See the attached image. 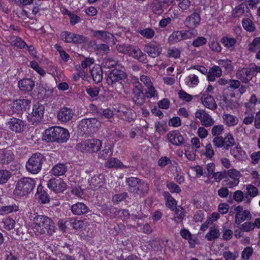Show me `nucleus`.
<instances>
[{
    "label": "nucleus",
    "mask_w": 260,
    "mask_h": 260,
    "mask_svg": "<svg viewBox=\"0 0 260 260\" xmlns=\"http://www.w3.org/2000/svg\"><path fill=\"white\" fill-rule=\"evenodd\" d=\"M196 35H197V31L196 29H190L188 31H176L169 36L168 40L170 44H175L182 40L195 36Z\"/></svg>",
    "instance_id": "obj_6"
},
{
    "label": "nucleus",
    "mask_w": 260,
    "mask_h": 260,
    "mask_svg": "<svg viewBox=\"0 0 260 260\" xmlns=\"http://www.w3.org/2000/svg\"><path fill=\"white\" fill-rule=\"evenodd\" d=\"M91 75L95 83H98L103 79V71L101 67L94 66L90 71Z\"/></svg>",
    "instance_id": "obj_31"
},
{
    "label": "nucleus",
    "mask_w": 260,
    "mask_h": 260,
    "mask_svg": "<svg viewBox=\"0 0 260 260\" xmlns=\"http://www.w3.org/2000/svg\"><path fill=\"white\" fill-rule=\"evenodd\" d=\"M70 137L69 131L65 128L58 126L56 141L58 143L67 142Z\"/></svg>",
    "instance_id": "obj_30"
},
{
    "label": "nucleus",
    "mask_w": 260,
    "mask_h": 260,
    "mask_svg": "<svg viewBox=\"0 0 260 260\" xmlns=\"http://www.w3.org/2000/svg\"><path fill=\"white\" fill-rule=\"evenodd\" d=\"M223 119L225 124L229 126H234L238 123V120L236 117L231 114H223Z\"/></svg>",
    "instance_id": "obj_43"
},
{
    "label": "nucleus",
    "mask_w": 260,
    "mask_h": 260,
    "mask_svg": "<svg viewBox=\"0 0 260 260\" xmlns=\"http://www.w3.org/2000/svg\"><path fill=\"white\" fill-rule=\"evenodd\" d=\"M118 61L114 57L107 56L104 59L102 65L106 68L110 69L116 67L118 64Z\"/></svg>",
    "instance_id": "obj_41"
},
{
    "label": "nucleus",
    "mask_w": 260,
    "mask_h": 260,
    "mask_svg": "<svg viewBox=\"0 0 260 260\" xmlns=\"http://www.w3.org/2000/svg\"><path fill=\"white\" fill-rule=\"evenodd\" d=\"M10 43L12 46H15L20 48H25L26 46V43L20 38L13 36L10 39Z\"/></svg>",
    "instance_id": "obj_46"
},
{
    "label": "nucleus",
    "mask_w": 260,
    "mask_h": 260,
    "mask_svg": "<svg viewBox=\"0 0 260 260\" xmlns=\"http://www.w3.org/2000/svg\"><path fill=\"white\" fill-rule=\"evenodd\" d=\"M105 167L109 169H120L126 168V167L118 159L115 157H111L105 164Z\"/></svg>",
    "instance_id": "obj_29"
},
{
    "label": "nucleus",
    "mask_w": 260,
    "mask_h": 260,
    "mask_svg": "<svg viewBox=\"0 0 260 260\" xmlns=\"http://www.w3.org/2000/svg\"><path fill=\"white\" fill-rule=\"evenodd\" d=\"M14 159V155L11 150L3 149L0 152V165H8Z\"/></svg>",
    "instance_id": "obj_22"
},
{
    "label": "nucleus",
    "mask_w": 260,
    "mask_h": 260,
    "mask_svg": "<svg viewBox=\"0 0 260 260\" xmlns=\"http://www.w3.org/2000/svg\"><path fill=\"white\" fill-rule=\"evenodd\" d=\"M222 75V71L219 67L214 66L210 69L207 74V78L210 81H214L215 77H219Z\"/></svg>",
    "instance_id": "obj_32"
},
{
    "label": "nucleus",
    "mask_w": 260,
    "mask_h": 260,
    "mask_svg": "<svg viewBox=\"0 0 260 260\" xmlns=\"http://www.w3.org/2000/svg\"><path fill=\"white\" fill-rule=\"evenodd\" d=\"M213 145L216 148H224V140L223 137L222 136L215 137L212 141Z\"/></svg>",
    "instance_id": "obj_62"
},
{
    "label": "nucleus",
    "mask_w": 260,
    "mask_h": 260,
    "mask_svg": "<svg viewBox=\"0 0 260 260\" xmlns=\"http://www.w3.org/2000/svg\"><path fill=\"white\" fill-rule=\"evenodd\" d=\"M115 110L119 113V116L121 118L127 121H131L135 119V113L130 109L122 104L118 105L117 107L115 108Z\"/></svg>",
    "instance_id": "obj_16"
},
{
    "label": "nucleus",
    "mask_w": 260,
    "mask_h": 260,
    "mask_svg": "<svg viewBox=\"0 0 260 260\" xmlns=\"http://www.w3.org/2000/svg\"><path fill=\"white\" fill-rule=\"evenodd\" d=\"M236 75L243 83H248L254 76H256V73H254L253 68L252 67L238 70Z\"/></svg>",
    "instance_id": "obj_10"
},
{
    "label": "nucleus",
    "mask_w": 260,
    "mask_h": 260,
    "mask_svg": "<svg viewBox=\"0 0 260 260\" xmlns=\"http://www.w3.org/2000/svg\"><path fill=\"white\" fill-rule=\"evenodd\" d=\"M146 96L143 92V86L139 82L135 83L132 93V100L137 105L141 106L145 102Z\"/></svg>",
    "instance_id": "obj_7"
},
{
    "label": "nucleus",
    "mask_w": 260,
    "mask_h": 260,
    "mask_svg": "<svg viewBox=\"0 0 260 260\" xmlns=\"http://www.w3.org/2000/svg\"><path fill=\"white\" fill-rule=\"evenodd\" d=\"M113 154V148L111 145H105L104 148L100 152L99 156L100 158L106 159Z\"/></svg>",
    "instance_id": "obj_40"
},
{
    "label": "nucleus",
    "mask_w": 260,
    "mask_h": 260,
    "mask_svg": "<svg viewBox=\"0 0 260 260\" xmlns=\"http://www.w3.org/2000/svg\"><path fill=\"white\" fill-rule=\"evenodd\" d=\"M105 177L103 174L94 175L90 179L88 182L90 188L93 190H98L103 186L105 183Z\"/></svg>",
    "instance_id": "obj_18"
},
{
    "label": "nucleus",
    "mask_w": 260,
    "mask_h": 260,
    "mask_svg": "<svg viewBox=\"0 0 260 260\" xmlns=\"http://www.w3.org/2000/svg\"><path fill=\"white\" fill-rule=\"evenodd\" d=\"M67 171V167L65 164H58L51 169V173L55 176L63 175Z\"/></svg>",
    "instance_id": "obj_33"
},
{
    "label": "nucleus",
    "mask_w": 260,
    "mask_h": 260,
    "mask_svg": "<svg viewBox=\"0 0 260 260\" xmlns=\"http://www.w3.org/2000/svg\"><path fill=\"white\" fill-rule=\"evenodd\" d=\"M246 190L247 192L251 198L256 197L258 193V189L252 184H248L246 185Z\"/></svg>",
    "instance_id": "obj_54"
},
{
    "label": "nucleus",
    "mask_w": 260,
    "mask_h": 260,
    "mask_svg": "<svg viewBox=\"0 0 260 260\" xmlns=\"http://www.w3.org/2000/svg\"><path fill=\"white\" fill-rule=\"evenodd\" d=\"M6 125L9 129L15 133H21L26 128L25 121L15 117L10 118L6 123Z\"/></svg>",
    "instance_id": "obj_8"
},
{
    "label": "nucleus",
    "mask_w": 260,
    "mask_h": 260,
    "mask_svg": "<svg viewBox=\"0 0 260 260\" xmlns=\"http://www.w3.org/2000/svg\"><path fill=\"white\" fill-rule=\"evenodd\" d=\"M239 254L237 251L233 253L230 251L223 252V256L225 260H236Z\"/></svg>",
    "instance_id": "obj_63"
},
{
    "label": "nucleus",
    "mask_w": 260,
    "mask_h": 260,
    "mask_svg": "<svg viewBox=\"0 0 260 260\" xmlns=\"http://www.w3.org/2000/svg\"><path fill=\"white\" fill-rule=\"evenodd\" d=\"M112 212L116 217L121 219L122 220H126L129 218L130 215L127 210L125 209H118L116 208L111 209Z\"/></svg>",
    "instance_id": "obj_38"
},
{
    "label": "nucleus",
    "mask_w": 260,
    "mask_h": 260,
    "mask_svg": "<svg viewBox=\"0 0 260 260\" xmlns=\"http://www.w3.org/2000/svg\"><path fill=\"white\" fill-rule=\"evenodd\" d=\"M30 101L27 99H19L15 101L12 106L13 113L18 115H22L30 107Z\"/></svg>",
    "instance_id": "obj_9"
},
{
    "label": "nucleus",
    "mask_w": 260,
    "mask_h": 260,
    "mask_svg": "<svg viewBox=\"0 0 260 260\" xmlns=\"http://www.w3.org/2000/svg\"><path fill=\"white\" fill-rule=\"evenodd\" d=\"M144 50L150 57L155 58L161 54L162 48L158 43L151 41L145 46Z\"/></svg>",
    "instance_id": "obj_12"
},
{
    "label": "nucleus",
    "mask_w": 260,
    "mask_h": 260,
    "mask_svg": "<svg viewBox=\"0 0 260 260\" xmlns=\"http://www.w3.org/2000/svg\"><path fill=\"white\" fill-rule=\"evenodd\" d=\"M243 28L247 31H253L254 30V25L249 18H245L242 20Z\"/></svg>",
    "instance_id": "obj_53"
},
{
    "label": "nucleus",
    "mask_w": 260,
    "mask_h": 260,
    "mask_svg": "<svg viewBox=\"0 0 260 260\" xmlns=\"http://www.w3.org/2000/svg\"><path fill=\"white\" fill-rule=\"evenodd\" d=\"M224 131V126L221 124L214 125L211 129V134L213 136L218 137L223 133Z\"/></svg>",
    "instance_id": "obj_57"
},
{
    "label": "nucleus",
    "mask_w": 260,
    "mask_h": 260,
    "mask_svg": "<svg viewBox=\"0 0 260 260\" xmlns=\"http://www.w3.org/2000/svg\"><path fill=\"white\" fill-rule=\"evenodd\" d=\"M139 182L136 186L135 194L144 196L146 195L149 190V185L145 181L139 179Z\"/></svg>",
    "instance_id": "obj_24"
},
{
    "label": "nucleus",
    "mask_w": 260,
    "mask_h": 260,
    "mask_svg": "<svg viewBox=\"0 0 260 260\" xmlns=\"http://www.w3.org/2000/svg\"><path fill=\"white\" fill-rule=\"evenodd\" d=\"M35 86V82L30 79H23L18 82V87L24 92H28L32 90Z\"/></svg>",
    "instance_id": "obj_27"
},
{
    "label": "nucleus",
    "mask_w": 260,
    "mask_h": 260,
    "mask_svg": "<svg viewBox=\"0 0 260 260\" xmlns=\"http://www.w3.org/2000/svg\"><path fill=\"white\" fill-rule=\"evenodd\" d=\"M12 172L7 170H0V184L7 183L12 177Z\"/></svg>",
    "instance_id": "obj_45"
},
{
    "label": "nucleus",
    "mask_w": 260,
    "mask_h": 260,
    "mask_svg": "<svg viewBox=\"0 0 260 260\" xmlns=\"http://www.w3.org/2000/svg\"><path fill=\"white\" fill-rule=\"evenodd\" d=\"M133 46L127 44H120L116 46L117 50L120 52L124 54L129 53Z\"/></svg>",
    "instance_id": "obj_58"
},
{
    "label": "nucleus",
    "mask_w": 260,
    "mask_h": 260,
    "mask_svg": "<svg viewBox=\"0 0 260 260\" xmlns=\"http://www.w3.org/2000/svg\"><path fill=\"white\" fill-rule=\"evenodd\" d=\"M260 48V38H255L252 43L249 44V50L251 52H255Z\"/></svg>",
    "instance_id": "obj_64"
},
{
    "label": "nucleus",
    "mask_w": 260,
    "mask_h": 260,
    "mask_svg": "<svg viewBox=\"0 0 260 260\" xmlns=\"http://www.w3.org/2000/svg\"><path fill=\"white\" fill-rule=\"evenodd\" d=\"M129 55L142 63H146L148 61L146 55L141 49L135 46H132Z\"/></svg>",
    "instance_id": "obj_23"
},
{
    "label": "nucleus",
    "mask_w": 260,
    "mask_h": 260,
    "mask_svg": "<svg viewBox=\"0 0 260 260\" xmlns=\"http://www.w3.org/2000/svg\"><path fill=\"white\" fill-rule=\"evenodd\" d=\"M224 149L228 150L230 148L236 144L235 140L233 136L230 133L226 134L223 137Z\"/></svg>",
    "instance_id": "obj_36"
},
{
    "label": "nucleus",
    "mask_w": 260,
    "mask_h": 260,
    "mask_svg": "<svg viewBox=\"0 0 260 260\" xmlns=\"http://www.w3.org/2000/svg\"><path fill=\"white\" fill-rule=\"evenodd\" d=\"M44 110L45 107L42 104L39 103L34 104L31 112L27 116L28 121L34 125L40 123L43 118Z\"/></svg>",
    "instance_id": "obj_4"
},
{
    "label": "nucleus",
    "mask_w": 260,
    "mask_h": 260,
    "mask_svg": "<svg viewBox=\"0 0 260 260\" xmlns=\"http://www.w3.org/2000/svg\"><path fill=\"white\" fill-rule=\"evenodd\" d=\"M93 35L96 39L106 43L110 39L114 38L112 34L104 30H95L93 31Z\"/></svg>",
    "instance_id": "obj_28"
},
{
    "label": "nucleus",
    "mask_w": 260,
    "mask_h": 260,
    "mask_svg": "<svg viewBox=\"0 0 260 260\" xmlns=\"http://www.w3.org/2000/svg\"><path fill=\"white\" fill-rule=\"evenodd\" d=\"M80 126L83 128V130L85 129H89L90 132L95 131L101 126V122L97 119L87 118L83 119L79 122Z\"/></svg>",
    "instance_id": "obj_13"
},
{
    "label": "nucleus",
    "mask_w": 260,
    "mask_h": 260,
    "mask_svg": "<svg viewBox=\"0 0 260 260\" xmlns=\"http://www.w3.org/2000/svg\"><path fill=\"white\" fill-rule=\"evenodd\" d=\"M127 75L122 70L114 69L108 74L107 83L109 86L114 87L117 83L122 85V81L127 79Z\"/></svg>",
    "instance_id": "obj_5"
},
{
    "label": "nucleus",
    "mask_w": 260,
    "mask_h": 260,
    "mask_svg": "<svg viewBox=\"0 0 260 260\" xmlns=\"http://www.w3.org/2000/svg\"><path fill=\"white\" fill-rule=\"evenodd\" d=\"M147 89L145 91L146 96L147 98L157 96L158 93L155 90L153 84L150 86L147 87Z\"/></svg>",
    "instance_id": "obj_60"
},
{
    "label": "nucleus",
    "mask_w": 260,
    "mask_h": 260,
    "mask_svg": "<svg viewBox=\"0 0 260 260\" xmlns=\"http://www.w3.org/2000/svg\"><path fill=\"white\" fill-rule=\"evenodd\" d=\"M251 218L250 212L245 210L240 214L235 215V222L237 224H240L245 220H250Z\"/></svg>",
    "instance_id": "obj_39"
},
{
    "label": "nucleus",
    "mask_w": 260,
    "mask_h": 260,
    "mask_svg": "<svg viewBox=\"0 0 260 260\" xmlns=\"http://www.w3.org/2000/svg\"><path fill=\"white\" fill-rule=\"evenodd\" d=\"M55 48L57 51L59 52V55L61 59L64 61L67 62L70 59L69 55L63 49L61 46L56 44Z\"/></svg>",
    "instance_id": "obj_52"
},
{
    "label": "nucleus",
    "mask_w": 260,
    "mask_h": 260,
    "mask_svg": "<svg viewBox=\"0 0 260 260\" xmlns=\"http://www.w3.org/2000/svg\"><path fill=\"white\" fill-rule=\"evenodd\" d=\"M139 179L138 178L131 177L126 178L125 183L127 186V190L129 192L135 194L136 186L139 182Z\"/></svg>",
    "instance_id": "obj_34"
},
{
    "label": "nucleus",
    "mask_w": 260,
    "mask_h": 260,
    "mask_svg": "<svg viewBox=\"0 0 260 260\" xmlns=\"http://www.w3.org/2000/svg\"><path fill=\"white\" fill-rule=\"evenodd\" d=\"M220 233L218 230L210 229V231L206 234L205 238L208 241H212L219 237Z\"/></svg>",
    "instance_id": "obj_50"
},
{
    "label": "nucleus",
    "mask_w": 260,
    "mask_h": 260,
    "mask_svg": "<svg viewBox=\"0 0 260 260\" xmlns=\"http://www.w3.org/2000/svg\"><path fill=\"white\" fill-rule=\"evenodd\" d=\"M165 6L158 0H154L152 4V12L156 15H160L164 12Z\"/></svg>",
    "instance_id": "obj_42"
},
{
    "label": "nucleus",
    "mask_w": 260,
    "mask_h": 260,
    "mask_svg": "<svg viewBox=\"0 0 260 260\" xmlns=\"http://www.w3.org/2000/svg\"><path fill=\"white\" fill-rule=\"evenodd\" d=\"M221 42L224 47L230 48L234 46L236 43V40L233 38L223 37L221 39Z\"/></svg>",
    "instance_id": "obj_49"
},
{
    "label": "nucleus",
    "mask_w": 260,
    "mask_h": 260,
    "mask_svg": "<svg viewBox=\"0 0 260 260\" xmlns=\"http://www.w3.org/2000/svg\"><path fill=\"white\" fill-rule=\"evenodd\" d=\"M244 198L246 199V202H250V199L249 198L248 196H244V193L241 190H238L233 193V199L238 203L242 202Z\"/></svg>",
    "instance_id": "obj_48"
},
{
    "label": "nucleus",
    "mask_w": 260,
    "mask_h": 260,
    "mask_svg": "<svg viewBox=\"0 0 260 260\" xmlns=\"http://www.w3.org/2000/svg\"><path fill=\"white\" fill-rule=\"evenodd\" d=\"M39 202L42 204H45L48 203L50 201V198L48 193L45 190H42L41 186H38L37 193Z\"/></svg>",
    "instance_id": "obj_37"
},
{
    "label": "nucleus",
    "mask_w": 260,
    "mask_h": 260,
    "mask_svg": "<svg viewBox=\"0 0 260 260\" xmlns=\"http://www.w3.org/2000/svg\"><path fill=\"white\" fill-rule=\"evenodd\" d=\"M195 117L200 119L201 123L205 127L212 126L214 121L211 116L205 110L199 109L195 113Z\"/></svg>",
    "instance_id": "obj_14"
},
{
    "label": "nucleus",
    "mask_w": 260,
    "mask_h": 260,
    "mask_svg": "<svg viewBox=\"0 0 260 260\" xmlns=\"http://www.w3.org/2000/svg\"><path fill=\"white\" fill-rule=\"evenodd\" d=\"M98 115L100 118H111L113 116V111L109 109H99L96 111Z\"/></svg>",
    "instance_id": "obj_47"
},
{
    "label": "nucleus",
    "mask_w": 260,
    "mask_h": 260,
    "mask_svg": "<svg viewBox=\"0 0 260 260\" xmlns=\"http://www.w3.org/2000/svg\"><path fill=\"white\" fill-rule=\"evenodd\" d=\"M74 33L64 31L61 33L60 38L66 43H73Z\"/></svg>",
    "instance_id": "obj_51"
},
{
    "label": "nucleus",
    "mask_w": 260,
    "mask_h": 260,
    "mask_svg": "<svg viewBox=\"0 0 260 260\" xmlns=\"http://www.w3.org/2000/svg\"><path fill=\"white\" fill-rule=\"evenodd\" d=\"M201 17L200 14L197 12H194L190 16L187 17L184 21V24L188 28L191 29H194L200 23Z\"/></svg>",
    "instance_id": "obj_19"
},
{
    "label": "nucleus",
    "mask_w": 260,
    "mask_h": 260,
    "mask_svg": "<svg viewBox=\"0 0 260 260\" xmlns=\"http://www.w3.org/2000/svg\"><path fill=\"white\" fill-rule=\"evenodd\" d=\"M45 160L44 156L40 153L33 154L26 162V169L29 173L37 174L41 170Z\"/></svg>",
    "instance_id": "obj_3"
},
{
    "label": "nucleus",
    "mask_w": 260,
    "mask_h": 260,
    "mask_svg": "<svg viewBox=\"0 0 260 260\" xmlns=\"http://www.w3.org/2000/svg\"><path fill=\"white\" fill-rule=\"evenodd\" d=\"M201 101L204 106L206 108L212 110L217 109V105L212 96L204 94L201 98Z\"/></svg>",
    "instance_id": "obj_25"
},
{
    "label": "nucleus",
    "mask_w": 260,
    "mask_h": 260,
    "mask_svg": "<svg viewBox=\"0 0 260 260\" xmlns=\"http://www.w3.org/2000/svg\"><path fill=\"white\" fill-rule=\"evenodd\" d=\"M168 141L173 145L181 146L184 142L183 136L178 131L170 132L167 135Z\"/></svg>",
    "instance_id": "obj_17"
},
{
    "label": "nucleus",
    "mask_w": 260,
    "mask_h": 260,
    "mask_svg": "<svg viewBox=\"0 0 260 260\" xmlns=\"http://www.w3.org/2000/svg\"><path fill=\"white\" fill-rule=\"evenodd\" d=\"M32 217L35 228L41 234L52 235L55 232L54 223L50 218L44 215L36 214Z\"/></svg>",
    "instance_id": "obj_1"
},
{
    "label": "nucleus",
    "mask_w": 260,
    "mask_h": 260,
    "mask_svg": "<svg viewBox=\"0 0 260 260\" xmlns=\"http://www.w3.org/2000/svg\"><path fill=\"white\" fill-rule=\"evenodd\" d=\"M207 39L204 37H199L193 40L192 45L194 47H199L207 43Z\"/></svg>",
    "instance_id": "obj_59"
},
{
    "label": "nucleus",
    "mask_w": 260,
    "mask_h": 260,
    "mask_svg": "<svg viewBox=\"0 0 260 260\" xmlns=\"http://www.w3.org/2000/svg\"><path fill=\"white\" fill-rule=\"evenodd\" d=\"M69 224L75 230H79L84 227V223L82 220H77L74 219H70L68 221Z\"/></svg>",
    "instance_id": "obj_55"
},
{
    "label": "nucleus",
    "mask_w": 260,
    "mask_h": 260,
    "mask_svg": "<svg viewBox=\"0 0 260 260\" xmlns=\"http://www.w3.org/2000/svg\"><path fill=\"white\" fill-rule=\"evenodd\" d=\"M18 210V206L16 204H12L8 206H3L0 208V214L4 215L10 213Z\"/></svg>",
    "instance_id": "obj_44"
},
{
    "label": "nucleus",
    "mask_w": 260,
    "mask_h": 260,
    "mask_svg": "<svg viewBox=\"0 0 260 260\" xmlns=\"http://www.w3.org/2000/svg\"><path fill=\"white\" fill-rule=\"evenodd\" d=\"M174 210L175 211L174 216V221L176 223L181 222L186 214L184 209L181 206H178Z\"/></svg>",
    "instance_id": "obj_35"
},
{
    "label": "nucleus",
    "mask_w": 260,
    "mask_h": 260,
    "mask_svg": "<svg viewBox=\"0 0 260 260\" xmlns=\"http://www.w3.org/2000/svg\"><path fill=\"white\" fill-rule=\"evenodd\" d=\"M71 210L74 215H81L90 211L89 207L83 203L78 202L73 204L71 207Z\"/></svg>",
    "instance_id": "obj_21"
},
{
    "label": "nucleus",
    "mask_w": 260,
    "mask_h": 260,
    "mask_svg": "<svg viewBox=\"0 0 260 260\" xmlns=\"http://www.w3.org/2000/svg\"><path fill=\"white\" fill-rule=\"evenodd\" d=\"M139 33L143 37L147 39H151L154 35V31L150 28H145L141 30Z\"/></svg>",
    "instance_id": "obj_61"
},
{
    "label": "nucleus",
    "mask_w": 260,
    "mask_h": 260,
    "mask_svg": "<svg viewBox=\"0 0 260 260\" xmlns=\"http://www.w3.org/2000/svg\"><path fill=\"white\" fill-rule=\"evenodd\" d=\"M58 126L46 129L43 136V140L46 142H55Z\"/></svg>",
    "instance_id": "obj_26"
},
{
    "label": "nucleus",
    "mask_w": 260,
    "mask_h": 260,
    "mask_svg": "<svg viewBox=\"0 0 260 260\" xmlns=\"http://www.w3.org/2000/svg\"><path fill=\"white\" fill-rule=\"evenodd\" d=\"M74 112L70 108L63 107L61 108L57 113V119L61 122H67L71 120Z\"/></svg>",
    "instance_id": "obj_20"
},
{
    "label": "nucleus",
    "mask_w": 260,
    "mask_h": 260,
    "mask_svg": "<svg viewBox=\"0 0 260 260\" xmlns=\"http://www.w3.org/2000/svg\"><path fill=\"white\" fill-rule=\"evenodd\" d=\"M48 187L55 192H62L67 188L66 183L61 179L52 178L48 181Z\"/></svg>",
    "instance_id": "obj_15"
},
{
    "label": "nucleus",
    "mask_w": 260,
    "mask_h": 260,
    "mask_svg": "<svg viewBox=\"0 0 260 260\" xmlns=\"http://www.w3.org/2000/svg\"><path fill=\"white\" fill-rule=\"evenodd\" d=\"M88 41V38L84 36L74 34L73 43H86Z\"/></svg>",
    "instance_id": "obj_56"
},
{
    "label": "nucleus",
    "mask_w": 260,
    "mask_h": 260,
    "mask_svg": "<svg viewBox=\"0 0 260 260\" xmlns=\"http://www.w3.org/2000/svg\"><path fill=\"white\" fill-rule=\"evenodd\" d=\"M83 150L90 152H95L100 150L102 141L99 139H89L81 144Z\"/></svg>",
    "instance_id": "obj_11"
},
{
    "label": "nucleus",
    "mask_w": 260,
    "mask_h": 260,
    "mask_svg": "<svg viewBox=\"0 0 260 260\" xmlns=\"http://www.w3.org/2000/svg\"><path fill=\"white\" fill-rule=\"evenodd\" d=\"M35 186V180L30 178H22L17 181L14 193L16 196L23 197L29 193Z\"/></svg>",
    "instance_id": "obj_2"
}]
</instances>
